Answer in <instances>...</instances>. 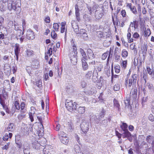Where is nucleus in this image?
<instances>
[{
	"mask_svg": "<svg viewBox=\"0 0 154 154\" xmlns=\"http://www.w3.org/2000/svg\"><path fill=\"white\" fill-rule=\"evenodd\" d=\"M137 76V74H134L132 75L129 79L128 78H126L125 83L126 86L127 87L128 86L129 88H131L132 86L135 87Z\"/></svg>",
	"mask_w": 154,
	"mask_h": 154,
	"instance_id": "f257e3e1",
	"label": "nucleus"
},
{
	"mask_svg": "<svg viewBox=\"0 0 154 154\" xmlns=\"http://www.w3.org/2000/svg\"><path fill=\"white\" fill-rule=\"evenodd\" d=\"M65 105L67 110L70 112L72 111L73 110H76L78 106V105L75 102L73 103L72 100H66Z\"/></svg>",
	"mask_w": 154,
	"mask_h": 154,
	"instance_id": "f03ea898",
	"label": "nucleus"
},
{
	"mask_svg": "<svg viewBox=\"0 0 154 154\" xmlns=\"http://www.w3.org/2000/svg\"><path fill=\"white\" fill-rule=\"evenodd\" d=\"M77 49L75 48H74V52L72 51L69 54L71 63L74 65H75L77 62Z\"/></svg>",
	"mask_w": 154,
	"mask_h": 154,
	"instance_id": "7ed1b4c3",
	"label": "nucleus"
},
{
	"mask_svg": "<svg viewBox=\"0 0 154 154\" xmlns=\"http://www.w3.org/2000/svg\"><path fill=\"white\" fill-rule=\"evenodd\" d=\"M90 123L85 121H83L81 124L80 128L83 132L86 134L89 130Z\"/></svg>",
	"mask_w": 154,
	"mask_h": 154,
	"instance_id": "20e7f679",
	"label": "nucleus"
},
{
	"mask_svg": "<svg viewBox=\"0 0 154 154\" xmlns=\"http://www.w3.org/2000/svg\"><path fill=\"white\" fill-rule=\"evenodd\" d=\"M4 3L7 2L9 10H16L17 9L15 4L12 3V0H2Z\"/></svg>",
	"mask_w": 154,
	"mask_h": 154,
	"instance_id": "39448f33",
	"label": "nucleus"
},
{
	"mask_svg": "<svg viewBox=\"0 0 154 154\" xmlns=\"http://www.w3.org/2000/svg\"><path fill=\"white\" fill-rule=\"evenodd\" d=\"M53 147L50 145H46L43 149V153L44 154H51L52 151Z\"/></svg>",
	"mask_w": 154,
	"mask_h": 154,
	"instance_id": "423d86ee",
	"label": "nucleus"
},
{
	"mask_svg": "<svg viewBox=\"0 0 154 154\" xmlns=\"http://www.w3.org/2000/svg\"><path fill=\"white\" fill-rule=\"evenodd\" d=\"M26 37L28 40H33L35 38V35L34 32L31 30L28 29L27 32Z\"/></svg>",
	"mask_w": 154,
	"mask_h": 154,
	"instance_id": "0eeeda50",
	"label": "nucleus"
},
{
	"mask_svg": "<svg viewBox=\"0 0 154 154\" xmlns=\"http://www.w3.org/2000/svg\"><path fill=\"white\" fill-rule=\"evenodd\" d=\"M36 109L34 106H31L29 112V117L31 122L34 121L33 116L35 114Z\"/></svg>",
	"mask_w": 154,
	"mask_h": 154,
	"instance_id": "6e6552de",
	"label": "nucleus"
},
{
	"mask_svg": "<svg viewBox=\"0 0 154 154\" xmlns=\"http://www.w3.org/2000/svg\"><path fill=\"white\" fill-rule=\"evenodd\" d=\"M23 146L24 154H30V148L29 144L27 143H25L23 144Z\"/></svg>",
	"mask_w": 154,
	"mask_h": 154,
	"instance_id": "1a4fd4ad",
	"label": "nucleus"
},
{
	"mask_svg": "<svg viewBox=\"0 0 154 154\" xmlns=\"http://www.w3.org/2000/svg\"><path fill=\"white\" fill-rule=\"evenodd\" d=\"M21 135L19 134H17L15 135V143L18 145V147L20 148L22 147V144L21 143Z\"/></svg>",
	"mask_w": 154,
	"mask_h": 154,
	"instance_id": "9d476101",
	"label": "nucleus"
},
{
	"mask_svg": "<svg viewBox=\"0 0 154 154\" xmlns=\"http://www.w3.org/2000/svg\"><path fill=\"white\" fill-rule=\"evenodd\" d=\"M72 26L75 32L77 34L79 33V27L77 24L74 20L72 21Z\"/></svg>",
	"mask_w": 154,
	"mask_h": 154,
	"instance_id": "9b49d317",
	"label": "nucleus"
},
{
	"mask_svg": "<svg viewBox=\"0 0 154 154\" xmlns=\"http://www.w3.org/2000/svg\"><path fill=\"white\" fill-rule=\"evenodd\" d=\"M87 54L89 59L92 60L94 58V54L91 49H88L87 50Z\"/></svg>",
	"mask_w": 154,
	"mask_h": 154,
	"instance_id": "f8f14e48",
	"label": "nucleus"
},
{
	"mask_svg": "<svg viewBox=\"0 0 154 154\" xmlns=\"http://www.w3.org/2000/svg\"><path fill=\"white\" fill-rule=\"evenodd\" d=\"M103 10H96L95 13V17L96 19H99L101 18L103 15Z\"/></svg>",
	"mask_w": 154,
	"mask_h": 154,
	"instance_id": "ddd939ff",
	"label": "nucleus"
},
{
	"mask_svg": "<svg viewBox=\"0 0 154 154\" xmlns=\"http://www.w3.org/2000/svg\"><path fill=\"white\" fill-rule=\"evenodd\" d=\"M58 137L62 143H65L62 139L66 136V134L63 131H60L58 134Z\"/></svg>",
	"mask_w": 154,
	"mask_h": 154,
	"instance_id": "4468645a",
	"label": "nucleus"
},
{
	"mask_svg": "<svg viewBox=\"0 0 154 154\" xmlns=\"http://www.w3.org/2000/svg\"><path fill=\"white\" fill-rule=\"evenodd\" d=\"M138 22L136 20L134 21L133 22H131L129 28H130L131 29V27L132 29L135 30L138 27Z\"/></svg>",
	"mask_w": 154,
	"mask_h": 154,
	"instance_id": "2eb2a0df",
	"label": "nucleus"
},
{
	"mask_svg": "<svg viewBox=\"0 0 154 154\" xmlns=\"http://www.w3.org/2000/svg\"><path fill=\"white\" fill-rule=\"evenodd\" d=\"M33 147L37 150H40L41 149H43L44 147L38 142H35L33 144Z\"/></svg>",
	"mask_w": 154,
	"mask_h": 154,
	"instance_id": "dca6fc26",
	"label": "nucleus"
},
{
	"mask_svg": "<svg viewBox=\"0 0 154 154\" xmlns=\"http://www.w3.org/2000/svg\"><path fill=\"white\" fill-rule=\"evenodd\" d=\"M80 34L81 36H82L84 39L87 37L88 35L86 33V31L83 29H81L80 31V32L78 34Z\"/></svg>",
	"mask_w": 154,
	"mask_h": 154,
	"instance_id": "f3484780",
	"label": "nucleus"
},
{
	"mask_svg": "<svg viewBox=\"0 0 154 154\" xmlns=\"http://www.w3.org/2000/svg\"><path fill=\"white\" fill-rule=\"evenodd\" d=\"M87 60V59L82 60V68L83 70H86L88 68V66L86 62V60Z\"/></svg>",
	"mask_w": 154,
	"mask_h": 154,
	"instance_id": "a211bd4d",
	"label": "nucleus"
},
{
	"mask_svg": "<svg viewBox=\"0 0 154 154\" xmlns=\"http://www.w3.org/2000/svg\"><path fill=\"white\" fill-rule=\"evenodd\" d=\"M128 33L127 34V38L128 39V42L131 43L133 42V40L132 38H131V35L130 32H131V29L130 28H128Z\"/></svg>",
	"mask_w": 154,
	"mask_h": 154,
	"instance_id": "6ab92c4d",
	"label": "nucleus"
},
{
	"mask_svg": "<svg viewBox=\"0 0 154 154\" xmlns=\"http://www.w3.org/2000/svg\"><path fill=\"white\" fill-rule=\"evenodd\" d=\"M154 140V137L153 136L151 135H149L147 136L146 138V140L147 142L149 143H151L152 142V145H154V143H153Z\"/></svg>",
	"mask_w": 154,
	"mask_h": 154,
	"instance_id": "aec40b11",
	"label": "nucleus"
},
{
	"mask_svg": "<svg viewBox=\"0 0 154 154\" xmlns=\"http://www.w3.org/2000/svg\"><path fill=\"white\" fill-rule=\"evenodd\" d=\"M75 110L80 114H83L84 113L85 110L84 107H79V105Z\"/></svg>",
	"mask_w": 154,
	"mask_h": 154,
	"instance_id": "412c9836",
	"label": "nucleus"
},
{
	"mask_svg": "<svg viewBox=\"0 0 154 154\" xmlns=\"http://www.w3.org/2000/svg\"><path fill=\"white\" fill-rule=\"evenodd\" d=\"M66 24V23L65 22L61 23V27L60 32L62 33H63L64 32H66L67 31L66 29H65V26Z\"/></svg>",
	"mask_w": 154,
	"mask_h": 154,
	"instance_id": "4be33fe9",
	"label": "nucleus"
},
{
	"mask_svg": "<svg viewBox=\"0 0 154 154\" xmlns=\"http://www.w3.org/2000/svg\"><path fill=\"white\" fill-rule=\"evenodd\" d=\"M134 88H133L131 91L130 94V96H131L132 95H134V97H136L137 93V89L135 87Z\"/></svg>",
	"mask_w": 154,
	"mask_h": 154,
	"instance_id": "5701e85b",
	"label": "nucleus"
},
{
	"mask_svg": "<svg viewBox=\"0 0 154 154\" xmlns=\"http://www.w3.org/2000/svg\"><path fill=\"white\" fill-rule=\"evenodd\" d=\"M123 131L122 135L124 138L126 137L128 138L131 137V134L128 130Z\"/></svg>",
	"mask_w": 154,
	"mask_h": 154,
	"instance_id": "b1692460",
	"label": "nucleus"
},
{
	"mask_svg": "<svg viewBox=\"0 0 154 154\" xmlns=\"http://www.w3.org/2000/svg\"><path fill=\"white\" fill-rule=\"evenodd\" d=\"M80 52L82 57V59H88V58L87 56H86V54L84 51V50L82 48H80Z\"/></svg>",
	"mask_w": 154,
	"mask_h": 154,
	"instance_id": "393cba45",
	"label": "nucleus"
},
{
	"mask_svg": "<svg viewBox=\"0 0 154 154\" xmlns=\"http://www.w3.org/2000/svg\"><path fill=\"white\" fill-rule=\"evenodd\" d=\"M14 47L15 54H19L20 51L19 45L18 44H15Z\"/></svg>",
	"mask_w": 154,
	"mask_h": 154,
	"instance_id": "a878e982",
	"label": "nucleus"
},
{
	"mask_svg": "<svg viewBox=\"0 0 154 154\" xmlns=\"http://www.w3.org/2000/svg\"><path fill=\"white\" fill-rule=\"evenodd\" d=\"M92 79L94 81H95L97 79L98 76V74L96 70H94L93 73H92Z\"/></svg>",
	"mask_w": 154,
	"mask_h": 154,
	"instance_id": "bb28decb",
	"label": "nucleus"
},
{
	"mask_svg": "<svg viewBox=\"0 0 154 154\" xmlns=\"http://www.w3.org/2000/svg\"><path fill=\"white\" fill-rule=\"evenodd\" d=\"M105 113V111L103 109L102 110V112L100 113V115H98L97 116V118L99 120V121L101 120V119L104 117V115Z\"/></svg>",
	"mask_w": 154,
	"mask_h": 154,
	"instance_id": "cd10ccee",
	"label": "nucleus"
},
{
	"mask_svg": "<svg viewBox=\"0 0 154 154\" xmlns=\"http://www.w3.org/2000/svg\"><path fill=\"white\" fill-rule=\"evenodd\" d=\"M121 54L123 57L125 58L128 56V53L125 49H124L122 51Z\"/></svg>",
	"mask_w": 154,
	"mask_h": 154,
	"instance_id": "c85d7f7f",
	"label": "nucleus"
},
{
	"mask_svg": "<svg viewBox=\"0 0 154 154\" xmlns=\"http://www.w3.org/2000/svg\"><path fill=\"white\" fill-rule=\"evenodd\" d=\"M121 127L123 131H125L128 130L127 129L128 125L126 123H122V125L121 126Z\"/></svg>",
	"mask_w": 154,
	"mask_h": 154,
	"instance_id": "c756f323",
	"label": "nucleus"
},
{
	"mask_svg": "<svg viewBox=\"0 0 154 154\" xmlns=\"http://www.w3.org/2000/svg\"><path fill=\"white\" fill-rule=\"evenodd\" d=\"M127 60L123 61L121 64L122 68L125 69L127 66Z\"/></svg>",
	"mask_w": 154,
	"mask_h": 154,
	"instance_id": "7c9ffc66",
	"label": "nucleus"
},
{
	"mask_svg": "<svg viewBox=\"0 0 154 154\" xmlns=\"http://www.w3.org/2000/svg\"><path fill=\"white\" fill-rule=\"evenodd\" d=\"M146 70L148 73L150 75H152L154 74V71L149 66L146 67Z\"/></svg>",
	"mask_w": 154,
	"mask_h": 154,
	"instance_id": "2f4dec72",
	"label": "nucleus"
},
{
	"mask_svg": "<svg viewBox=\"0 0 154 154\" xmlns=\"http://www.w3.org/2000/svg\"><path fill=\"white\" fill-rule=\"evenodd\" d=\"M14 125L13 123H11L10 124L7 128V130L8 131H12L14 130L13 126Z\"/></svg>",
	"mask_w": 154,
	"mask_h": 154,
	"instance_id": "473e14b6",
	"label": "nucleus"
},
{
	"mask_svg": "<svg viewBox=\"0 0 154 154\" xmlns=\"http://www.w3.org/2000/svg\"><path fill=\"white\" fill-rule=\"evenodd\" d=\"M111 43V40H106L104 41L103 43L104 46L108 47L110 45Z\"/></svg>",
	"mask_w": 154,
	"mask_h": 154,
	"instance_id": "72a5a7b5",
	"label": "nucleus"
},
{
	"mask_svg": "<svg viewBox=\"0 0 154 154\" xmlns=\"http://www.w3.org/2000/svg\"><path fill=\"white\" fill-rule=\"evenodd\" d=\"M92 75V72L91 71H88L86 74V78L88 79H90Z\"/></svg>",
	"mask_w": 154,
	"mask_h": 154,
	"instance_id": "f704fd0d",
	"label": "nucleus"
},
{
	"mask_svg": "<svg viewBox=\"0 0 154 154\" xmlns=\"http://www.w3.org/2000/svg\"><path fill=\"white\" fill-rule=\"evenodd\" d=\"M80 148L78 146H76L75 148V153L74 154H84L82 152H80Z\"/></svg>",
	"mask_w": 154,
	"mask_h": 154,
	"instance_id": "c9c22d12",
	"label": "nucleus"
},
{
	"mask_svg": "<svg viewBox=\"0 0 154 154\" xmlns=\"http://www.w3.org/2000/svg\"><path fill=\"white\" fill-rule=\"evenodd\" d=\"M53 28L55 31H58L59 28V25L57 23H54L53 24Z\"/></svg>",
	"mask_w": 154,
	"mask_h": 154,
	"instance_id": "e433bc0d",
	"label": "nucleus"
},
{
	"mask_svg": "<svg viewBox=\"0 0 154 154\" xmlns=\"http://www.w3.org/2000/svg\"><path fill=\"white\" fill-rule=\"evenodd\" d=\"M114 105L115 107H116L118 110H119L120 105H119L118 101L117 100H114Z\"/></svg>",
	"mask_w": 154,
	"mask_h": 154,
	"instance_id": "4c0bfd02",
	"label": "nucleus"
},
{
	"mask_svg": "<svg viewBox=\"0 0 154 154\" xmlns=\"http://www.w3.org/2000/svg\"><path fill=\"white\" fill-rule=\"evenodd\" d=\"M150 34V31L149 29H147L144 31V35L146 37L149 36Z\"/></svg>",
	"mask_w": 154,
	"mask_h": 154,
	"instance_id": "58836bf2",
	"label": "nucleus"
},
{
	"mask_svg": "<svg viewBox=\"0 0 154 154\" xmlns=\"http://www.w3.org/2000/svg\"><path fill=\"white\" fill-rule=\"evenodd\" d=\"M0 103L2 106L3 108H5V102L4 100L2 99L1 97V96L0 95Z\"/></svg>",
	"mask_w": 154,
	"mask_h": 154,
	"instance_id": "ea45409f",
	"label": "nucleus"
},
{
	"mask_svg": "<svg viewBox=\"0 0 154 154\" xmlns=\"http://www.w3.org/2000/svg\"><path fill=\"white\" fill-rule=\"evenodd\" d=\"M108 52L107 51L106 52L104 53L102 55L101 58L102 60H105L106 58L108 55Z\"/></svg>",
	"mask_w": 154,
	"mask_h": 154,
	"instance_id": "a19ab883",
	"label": "nucleus"
},
{
	"mask_svg": "<svg viewBox=\"0 0 154 154\" xmlns=\"http://www.w3.org/2000/svg\"><path fill=\"white\" fill-rule=\"evenodd\" d=\"M63 141L65 143H62L64 144H66L68 143L69 141V140L68 137H67L66 136L63 138L62 139Z\"/></svg>",
	"mask_w": 154,
	"mask_h": 154,
	"instance_id": "79ce46f5",
	"label": "nucleus"
},
{
	"mask_svg": "<svg viewBox=\"0 0 154 154\" xmlns=\"http://www.w3.org/2000/svg\"><path fill=\"white\" fill-rule=\"evenodd\" d=\"M25 103L24 102H23L21 103L20 104V108L21 111V112H24V111L23 110L24 109V108L25 107Z\"/></svg>",
	"mask_w": 154,
	"mask_h": 154,
	"instance_id": "37998d69",
	"label": "nucleus"
},
{
	"mask_svg": "<svg viewBox=\"0 0 154 154\" xmlns=\"http://www.w3.org/2000/svg\"><path fill=\"white\" fill-rule=\"evenodd\" d=\"M114 69L116 72L118 73L120 72V67L119 65L116 66H115Z\"/></svg>",
	"mask_w": 154,
	"mask_h": 154,
	"instance_id": "c03bdc74",
	"label": "nucleus"
},
{
	"mask_svg": "<svg viewBox=\"0 0 154 154\" xmlns=\"http://www.w3.org/2000/svg\"><path fill=\"white\" fill-rule=\"evenodd\" d=\"M120 89V86L119 84H116L114 86V90L115 91H117Z\"/></svg>",
	"mask_w": 154,
	"mask_h": 154,
	"instance_id": "a18cd8bd",
	"label": "nucleus"
},
{
	"mask_svg": "<svg viewBox=\"0 0 154 154\" xmlns=\"http://www.w3.org/2000/svg\"><path fill=\"white\" fill-rule=\"evenodd\" d=\"M97 36L100 38H104V36L103 34V33L101 31H98L97 33Z\"/></svg>",
	"mask_w": 154,
	"mask_h": 154,
	"instance_id": "49530a36",
	"label": "nucleus"
},
{
	"mask_svg": "<svg viewBox=\"0 0 154 154\" xmlns=\"http://www.w3.org/2000/svg\"><path fill=\"white\" fill-rule=\"evenodd\" d=\"M22 27L23 30H24L26 28V22L24 19H22Z\"/></svg>",
	"mask_w": 154,
	"mask_h": 154,
	"instance_id": "de8ad7c7",
	"label": "nucleus"
},
{
	"mask_svg": "<svg viewBox=\"0 0 154 154\" xmlns=\"http://www.w3.org/2000/svg\"><path fill=\"white\" fill-rule=\"evenodd\" d=\"M36 85L39 88H40L42 86V81L40 80H38L36 82Z\"/></svg>",
	"mask_w": 154,
	"mask_h": 154,
	"instance_id": "09e8293b",
	"label": "nucleus"
},
{
	"mask_svg": "<svg viewBox=\"0 0 154 154\" xmlns=\"http://www.w3.org/2000/svg\"><path fill=\"white\" fill-rule=\"evenodd\" d=\"M91 90L90 91H89L88 93L89 95H91L93 94L94 93H95L96 91L95 88H92Z\"/></svg>",
	"mask_w": 154,
	"mask_h": 154,
	"instance_id": "8fccbe9b",
	"label": "nucleus"
},
{
	"mask_svg": "<svg viewBox=\"0 0 154 154\" xmlns=\"http://www.w3.org/2000/svg\"><path fill=\"white\" fill-rule=\"evenodd\" d=\"M114 58L116 61H119L120 58V55L117 54H115Z\"/></svg>",
	"mask_w": 154,
	"mask_h": 154,
	"instance_id": "3c124183",
	"label": "nucleus"
},
{
	"mask_svg": "<svg viewBox=\"0 0 154 154\" xmlns=\"http://www.w3.org/2000/svg\"><path fill=\"white\" fill-rule=\"evenodd\" d=\"M149 119L151 122H153L154 120V117L153 115L152 114H150L148 117Z\"/></svg>",
	"mask_w": 154,
	"mask_h": 154,
	"instance_id": "603ef678",
	"label": "nucleus"
},
{
	"mask_svg": "<svg viewBox=\"0 0 154 154\" xmlns=\"http://www.w3.org/2000/svg\"><path fill=\"white\" fill-rule=\"evenodd\" d=\"M14 105L15 106L16 109H17L19 110L20 108V106L19 103L17 101H15L14 103Z\"/></svg>",
	"mask_w": 154,
	"mask_h": 154,
	"instance_id": "864d4df0",
	"label": "nucleus"
},
{
	"mask_svg": "<svg viewBox=\"0 0 154 154\" xmlns=\"http://www.w3.org/2000/svg\"><path fill=\"white\" fill-rule=\"evenodd\" d=\"M10 143H7L2 148V149L3 150H7L9 148V146Z\"/></svg>",
	"mask_w": 154,
	"mask_h": 154,
	"instance_id": "5fc2aeb1",
	"label": "nucleus"
},
{
	"mask_svg": "<svg viewBox=\"0 0 154 154\" xmlns=\"http://www.w3.org/2000/svg\"><path fill=\"white\" fill-rule=\"evenodd\" d=\"M52 53V48H50L48 50V51L47 52V54H48L49 56H51Z\"/></svg>",
	"mask_w": 154,
	"mask_h": 154,
	"instance_id": "6e6d98bb",
	"label": "nucleus"
},
{
	"mask_svg": "<svg viewBox=\"0 0 154 154\" xmlns=\"http://www.w3.org/2000/svg\"><path fill=\"white\" fill-rule=\"evenodd\" d=\"M127 8L128 9H130V10H134V6L132 8V4L131 3H127Z\"/></svg>",
	"mask_w": 154,
	"mask_h": 154,
	"instance_id": "4d7b16f0",
	"label": "nucleus"
},
{
	"mask_svg": "<svg viewBox=\"0 0 154 154\" xmlns=\"http://www.w3.org/2000/svg\"><path fill=\"white\" fill-rule=\"evenodd\" d=\"M33 51H32L27 50L26 51V53L27 55L28 56H30L33 54Z\"/></svg>",
	"mask_w": 154,
	"mask_h": 154,
	"instance_id": "13d9d810",
	"label": "nucleus"
},
{
	"mask_svg": "<svg viewBox=\"0 0 154 154\" xmlns=\"http://www.w3.org/2000/svg\"><path fill=\"white\" fill-rule=\"evenodd\" d=\"M14 29L16 30H18L19 29V28L18 26V25L17 22L15 21L14 22Z\"/></svg>",
	"mask_w": 154,
	"mask_h": 154,
	"instance_id": "bf43d9fd",
	"label": "nucleus"
},
{
	"mask_svg": "<svg viewBox=\"0 0 154 154\" xmlns=\"http://www.w3.org/2000/svg\"><path fill=\"white\" fill-rule=\"evenodd\" d=\"M57 34L54 31H53L51 33V36L52 38H55L57 36Z\"/></svg>",
	"mask_w": 154,
	"mask_h": 154,
	"instance_id": "052dcab7",
	"label": "nucleus"
},
{
	"mask_svg": "<svg viewBox=\"0 0 154 154\" xmlns=\"http://www.w3.org/2000/svg\"><path fill=\"white\" fill-rule=\"evenodd\" d=\"M125 103L126 105L128 106L129 104L130 99L128 98L126 100H125Z\"/></svg>",
	"mask_w": 154,
	"mask_h": 154,
	"instance_id": "680f3d73",
	"label": "nucleus"
},
{
	"mask_svg": "<svg viewBox=\"0 0 154 154\" xmlns=\"http://www.w3.org/2000/svg\"><path fill=\"white\" fill-rule=\"evenodd\" d=\"M44 78L45 80V81H47V80H49V77L48 76V73H45L44 75Z\"/></svg>",
	"mask_w": 154,
	"mask_h": 154,
	"instance_id": "e2e57ef3",
	"label": "nucleus"
},
{
	"mask_svg": "<svg viewBox=\"0 0 154 154\" xmlns=\"http://www.w3.org/2000/svg\"><path fill=\"white\" fill-rule=\"evenodd\" d=\"M148 100V97H143L142 99V103L143 104L144 103H145Z\"/></svg>",
	"mask_w": 154,
	"mask_h": 154,
	"instance_id": "0e129e2a",
	"label": "nucleus"
},
{
	"mask_svg": "<svg viewBox=\"0 0 154 154\" xmlns=\"http://www.w3.org/2000/svg\"><path fill=\"white\" fill-rule=\"evenodd\" d=\"M139 37V35L137 32H135L133 35V37L136 38H138Z\"/></svg>",
	"mask_w": 154,
	"mask_h": 154,
	"instance_id": "69168bd1",
	"label": "nucleus"
},
{
	"mask_svg": "<svg viewBox=\"0 0 154 154\" xmlns=\"http://www.w3.org/2000/svg\"><path fill=\"white\" fill-rule=\"evenodd\" d=\"M45 21L46 23H49L50 21L49 17L48 16L46 17L45 18Z\"/></svg>",
	"mask_w": 154,
	"mask_h": 154,
	"instance_id": "338daca9",
	"label": "nucleus"
},
{
	"mask_svg": "<svg viewBox=\"0 0 154 154\" xmlns=\"http://www.w3.org/2000/svg\"><path fill=\"white\" fill-rule=\"evenodd\" d=\"M9 137L8 134H5V136L3 137V139L4 141H6L8 139Z\"/></svg>",
	"mask_w": 154,
	"mask_h": 154,
	"instance_id": "774afa93",
	"label": "nucleus"
}]
</instances>
